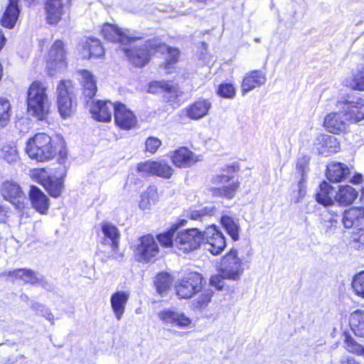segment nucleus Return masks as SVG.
I'll return each instance as SVG.
<instances>
[{
	"label": "nucleus",
	"instance_id": "obj_1",
	"mask_svg": "<svg viewBox=\"0 0 364 364\" xmlns=\"http://www.w3.org/2000/svg\"><path fill=\"white\" fill-rule=\"evenodd\" d=\"M47 87L43 82L34 81L27 92L28 112L38 120H43L49 112L50 102Z\"/></svg>",
	"mask_w": 364,
	"mask_h": 364
},
{
	"label": "nucleus",
	"instance_id": "obj_2",
	"mask_svg": "<svg viewBox=\"0 0 364 364\" xmlns=\"http://www.w3.org/2000/svg\"><path fill=\"white\" fill-rule=\"evenodd\" d=\"M26 151L30 158L44 161L54 157L56 149L50 136L45 133H38L28 141Z\"/></svg>",
	"mask_w": 364,
	"mask_h": 364
},
{
	"label": "nucleus",
	"instance_id": "obj_3",
	"mask_svg": "<svg viewBox=\"0 0 364 364\" xmlns=\"http://www.w3.org/2000/svg\"><path fill=\"white\" fill-rule=\"evenodd\" d=\"M127 44H130V47H124L123 50L129 61L136 67H143L148 63L150 55L155 53L157 40L152 39L142 43L134 38V41Z\"/></svg>",
	"mask_w": 364,
	"mask_h": 364
},
{
	"label": "nucleus",
	"instance_id": "obj_4",
	"mask_svg": "<svg viewBox=\"0 0 364 364\" xmlns=\"http://www.w3.org/2000/svg\"><path fill=\"white\" fill-rule=\"evenodd\" d=\"M203 231L198 228L176 231L175 233V248L183 253L198 250L203 243Z\"/></svg>",
	"mask_w": 364,
	"mask_h": 364
},
{
	"label": "nucleus",
	"instance_id": "obj_5",
	"mask_svg": "<svg viewBox=\"0 0 364 364\" xmlns=\"http://www.w3.org/2000/svg\"><path fill=\"white\" fill-rule=\"evenodd\" d=\"M134 252L136 260L149 263L155 259L159 253V247L154 237L151 235L140 237L134 245Z\"/></svg>",
	"mask_w": 364,
	"mask_h": 364
},
{
	"label": "nucleus",
	"instance_id": "obj_6",
	"mask_svg": "<svg viewBox=\"0 0 364 364\" xmlns=\"http://www.w3.org/2000/svg\"><path fill=\"white\" fill-rule=\"evenodd\" d=\"M73 85L70 80H61L57 87V103L60 115L66 118L71 115L74 105L73 102Z\"/></svg>",
	"mask_w": 364,
	"mask_h": 364
},
{
	"label": "nucleus",
	"instance_id": "obj_7",
	"mask_svg": "<svg viewBox=\"0 0 364 364\" xmlns=\"http://www.w3.org/2000/svg\"><path fill=\"white\" fill-rule=\"evenodd\" d=\"M203 277L197 272H190L179 280L175 286L176 292L180 299H190L202 287Z\"/></svg>",
	"mask_w": 364,
	"mask_h": 364
},
{
	"label": "nucleus",
	"instance_id": "obj_8",
	"mask_svg": "<svg viewBox=\"0 0 364 364\" xmlns=\"http://www.w3.org/2000/svg\"><path fill=\"white\" fill-rule=\"evenodd\" d=\"M336 107L341 109L343 117L350 124L358 123L364 119V99L358 97L351 100H339Z\"/></svg>",
	"mask_w": 364,
	"mask_h": 364
},
{
	"label": "nucleus",
	"instance_id": "obj_9",
	"mask_svg": "<svg viewBox=\"0 0 364 364\" xmlns=\"http://www.w3.org/2000/svg\"><path fill=\"white\" fill-rule=\"evenodd\" d=\"M244 269L241 259L235 250H231L222 259L220 272L226 279L237 280L242 274Z\"/></svg>",
	"mask_w": 364,
	"mask_h": 364
},
{
	"label": "nucleus",
	"instance_id": "obj_10",
	"mask_svg": "<svg viewBox=\"0 0 364 364\" xmlns=\"http://www.w3.org/2000/svg\"><path fill=\"white\" fill-rule=\"evenodd\" d=\"M160 321L166 326L178 328H188L192 321L183 311L176 307L165 308L158 313Z\"/></svg>",
	"mask_w": 364,
	"mask_h": 364
},
{
	"label": "nucleus",
	"instance_id": "obj_11",
	"mask_svg": "<svg viewBox=\"0 0 364 364\" xmlns=\"http://www.w3.org/2000/svg\"><path fill=\"white\" fill-rule=\"evenodd\" d=\"M46 66L50 75L67 67L65 50L61 41H56L51 46L46 60Z\"/></svg>",
	"mask_w": 364,
	"mask_h": 364
},
{
	"label": "nucleus",
	"instance_id": "obj_12",
	"mask_svg": "<svg viewBox=\"0 0 364 364\" xmlns=\"http://www.w3.org/2000/svg\"><path fill=\"white\" fill-rule=\"evenodd\" d=\"M202 235L205 250L214 255L221 253L226 246L223 234L215 225H209L203 231Z\"/></svg>",
	"mask_w": 364,
	"mask_h": 364
},
{
	"label": "nucleus",
	"instance_id": "obj_13",
	"mask_svg": "<svg viewBox=\"0 0 364 364\" xmlns=\"http://www.w3.org/2000/svg\"><path fill=\"white\" fill-rule=\"evenodd\" d=\"M3 198L13 204L16 208L22 209L24 207L25 195L21 186L15 181H6L0 187Z\"/></svg>",
	"mask_w": 364,
	"mask_h": 364
},
{
	"label": "nucleus",
	"instance_id": "obj_14",
	"mask_svg": "<svg viewBox=\"0 0 364 364\" xmlns=\"http://www.w3.org/2000/svg\"><path fill=\"white\" fill-rule=\"evenodd\" d=\"M137 169L145 175H155L159 177L169 178L173 175V169L164 160L151 161H147L139 164Z\"/></svg>",
	"mask_w": 364,
	"mask_h": 364
},
{
	"label": "nucleus",
	"instance_id": "obj_15",
	"mask_svg": "<svg viewBox=\"0 0 364 364\" xmlns=\"http://www.w3.org/2000/svg\"><path fill=\"white\" fill-rule=\"evenodd\" d=\"M101 33L107 41L118 42L124 46L127 45V43H131L134 41V37L130 35L129 31H124L115 24L104 23L101 29Z\"/></svg>",
	"mask_w": 364,
	"mask_h": 364
},
{
	"label": "nucleus",
	"instance_id": "obj_16",
	"mask_svg": "<svg viewBox=\"0 0 364 364\" xmlns=\"http://www.w3.org/2000/svg\"><path fill=\"white\" fill-rule=\"evenodd\" d=\"M114 122L120 129L129 130L136 127L137 119L134 114L122 103H117L114 112Z\"/></svg>",
	"mask_w": 364,
	"mask_h": 364
},
{
	"label": "nucleus",
	"instance_id": "obj_17",
	"mask_svg": "<svg viewBox=\"0 0 364 364\" xmlns=\"http://www.w3.org/2000/svg\"><path fill=\"white\" fill-rule=\"evenodd\" d=\"M116 105L117 103H112L110 101H93L90 105L92 118L99 122H109L113 112L115 111Z\"/></svg>",
	"mask_w": 364,
	"mask_h": 364
},
{
	"label": "nucleus",
	"instance_id": "obj_18",
	"mask_svg": "<svg viewBox=\"0 0 364 364\" xmlns=\"http://www.w3.org/2000/svg\"><path fill=\"white\" fill-rule=\"evenodd\" d=\"M173 164L178 168H186L200 161L199 156L186 147H180L171 152Z\"/></svg>",
	"mask_w": 364,
	"mask_h": 364
},
{
	"label": "nucleus",
	"instance_id": "obj_19",
	"mask_svg": "<svg viewBox=\"0 0 364 364\" xmlns=\"http://www.w3.org/2000/svg\"><path fill=\"white\" fill-rule=\"evenodd\" d=\"M233 177L229 175H220L216 177L215 181L218 183L223 184V188H215L213 189V194L218 197H224L226 198H232L236 193L239 183L236 181H233Z\"/></svg>",
	"mask_w": 364,
	"mask_h": 364
},
{
	"label": "nucleus",
	"instance_id": "obj_20",
	"mask_svg": "<svg viewBox=\"0 0 364 364\" xmlns=\"http://www.w3.org/2000/svg\"><path fill=\"white\" fill-rule=\"evenodd\" d=\"M39 183L45 188L49 195L58 198L61 194L63 188V181L62 178H57L53 176H48L45 170L38 171Z\"/></svg>",
	"mask_w": 364,
	"mask_h": 364
},
{
	"label": "nucleus",
	"instance_id": "obj_21",
	"mask_svg": "<svg viewBox=\"0 0 364 364\" xmlns=\"http://www.w3.org/2000/svg\"><path fill=\"white\" fill-rule=\"evenodd\" d=\"M314 148L318 154L324 156L337 153L340 149L337 139L328 134L318 135L314 141Z\"/></svg>",
	"mask_w": 364,
	"mask_h": 364
},
{
	"label": "nucleus",
	"instance_id": "obj_22",
	"mask_svg": "<svg viewBox=\"0 0 364 364\" xmlns=\"http://www.w3.org/2000/svg\"><path fill=\"white\" fill-rule=\"evenodd\" d=\"M349 122L343 117L341 109L339 112H331L326 115L323 122V126L331 133L340 134L345 132L349 124Z\"/></svg>",
	"mask_w": 364,
	"mask_h": 364
},
{
	"label": "nucleus",
	"instance_id": "obj_23",
	"mask_svg": "<svg viewBox=\"0 0 364 364\" xmlns=\"http://www.w3.org/2000/svg\"><path fill=\"white\" fill-rule=\"evenodd\" d=\"M266 80L265 74L261 70H256L245 73L241 85L242 95L263 85Z\"/></svg>",
	"mask_w": 364,
	"mask_h": 364
},
{
	"label": "nucleus",
	"instance_id": "obj_24",
	"mask_svg": "<svg viewBox=\"0 0 364 364\" xmlns=\"http://www.w3.org/2000/svg\"><path fill=\"white\" fill-rule=\"evenodd\" d=\"M29 198L34 209L41 214H46L49 208V199L38 187L31 186Z\"/></svg>",
	"mask_w": 364,
	"mask_h": 364
},
{
	"label": "nucleus",
	"instance_id": "obj_25",
	"mask_svg": "<svg viewBox=\"0 0 364 364\" xmlns=\"http://www.w3.org/2000/svg\"><path fill=\"white\" fill-rule=\"evenodd\" d=\"M63 0H46L45 11L49 24H56L61 19L63 11Z\"/></svg>",
	"mask_w": 364,
	"mask_h": 364
},
{
	"label": "nucleus",
	"instance_id": "obj_26",
	"mask_svg": "<svg viewBox=\"0 0 364 364\" xmlns=\"http://www.w3.org/2000/svg\"><path fill=\"white\" fill-rule=\"evenodd\" d=\"M211 107L212 105L209 100L201 99L187 107L186 114L190 119L198 120L206 116Z\"/></svg>",
	"mask_w": 364,
	"mask_h": 364
},
{
	"label": "nucleus",
	"instance_id": "obj_27",
	"mask_svg": "<svg viewBox=\"0 0 364 364\" xmlns=\"http://www.w3.org/2000/svg\"><path fill=\"white\" fill-rule=\"evenodd\" d=\"M19 14L18 0H9L1 20V26L9 29L13 28L16 23Z\"/></svg>",
	"mask_w": 364,
	"mask_h": 364
},
{
	"label": "nucleus",
	"instance_id": "obj_28",
	"mask_svg": "<svg viewBox=\"0 0 364 364\" xmlns=\"http://www.w3.org/2000/svg\"><path fill=\"white\" fill-rule=\"evenodd\" d=\"M80 77V80L83 89V95L85 98L92 99L96 94L97 85L95 77L86 70H80L77 72Z\"/></svg>",
	"mask_w": 364,
	"mask_h": 364
},
{
	"label": "nucleus",
	"instance_id": "obj_29",
	"mask_svg": "<svg viewBox=\"0 0 364 364\" xmlns=\"http://www.w3.org/2000/svg\"><path fill=\"white\" fill-rule=\"evenodd\" d=\"M129 298V294L124 291H117L111 296V307L118 321L121 320L122 318Z\"/></svg>",
	"mask_w": 364,
	"mask_h": 364
},
{
	"label": "nucleus",
	"instance_id": "obj_30",
	"mask_svg": "<svg viewBox=\"0 0 364 364\" xmlns=\"http://www.w3.org/2000/svg\"><path fill=\"white\" fill-rule=\"evenodd\" d=\"M350 174L348 167L343 164L331 162L327 166L326 176L332 182H340L345 180Z\"/></svg>",
	"mask_w": 364,
	"mask_h": 364
},
{
	"label": "nucleus",
	"instance_id": "obj_31",
	"mask_svg": "<svg viewBox=\"0 0 364 364\" xmlns=\"http://www.w3.org/2000/svg\"><path fill=\"white\" fill-rule=\"evenodd\" d=\"M364 218V208L353 207L346 210L343 213L342 223L346 228H351L358 224Z\"/></svg>",
	"mask_w": 364,
	"mask_h": 364
},
{
	"label": "nucleus",
	"instance_id": "obj_32",
	"mask_svg": "<svg viewBox=\"0 0 364 364\" xmlns=\"http://www.w3.org/2000/svg\"><path fill=\"white\" fill-rule=\"evenodd\" d=\"M8 276L21 279L25 284H36L41 281V277L30 269H17L8 272Z\"/></svg>",
	"mask_w": 364,
	"mask_h": 364
},
{
	"label": "nucleus",
	"instance_id": "obj_33",
	"mask_svg": "<svg viewBox=\"0 0 364 364\" xmlns=\"http://www.w3.org/2000/svg\"><path fill=\"white\" fill-rule=\"evenodd\" d=\"M104 53V49L100 40L96 38H87L82 45V55L85 58L100 57Z\"/></svg>",
	"mask_w": 364,
	"mask_h": 364
},
{
	"label": "nucleus",
	"instance_id": "obj_34",
	"mask_svg": "<svg viewBox=\"0 0 364 364\" xmlns=\"http://www.w3.org/2000/svg\"><path fill=\"white\" fill-rule=\"evenodd\" d=\"M358 194V191L350 186H340L335 194V200L341 205H348L354 202Z\"/></svg>",
	"mask_w": 364,
	"mask_h": 364
},
{
	"label": "nucleus",
	"instance_id": "obj_35",
	"mask_svg": "<svg viewBox=\"0 0 364 364\" xmlns=\"http://www.w3.org/2000/svg\"><path fill=\"white\" fill-rule=\"evenodd\" d=\"M333 198L335 199L333 188L327 182L324 181L321 183L316 194V201L325 206H328L333 203Z\"/></svg>",
	"mask_w": 364,
	"mask_h": 364
},
{
	"label": "nucleus",
	"instance_id": "obj_36",
	"mask_svg": "<svg viewBox=\"0 0 364 364\" xmlns=\"http://www.w3.org/2000/svg\"><path fill=\"white\" fill-rule=\"evenodd\" d=\"M0 159L9 164H14L18 161V151L14 142H7L1 146Z\"/></svg>",
	"mask_w": 364,
	"mask_h": 364
},
{
	"label": "nucleus",
	"instance_id": "obj_37",
	"mask_svg": "<svg viewBox=\"0 0 364 364\" xmlns=\"http://www.w3.org/2000/svg\"><path fill=\"white\" fill-rule=\"evenodd\" d=\"M349 324L355 336L364 338V311H353L350 316Z\"/></svg>",
	"mask_w": 364,
	"mask_h": 364
},
{
	"label": "nucleus",
	"instance_id": "obj_38",
	"mask_svg": "<svg viewBox=\"0 0 364 364\" xmlns=\"http://www.w3.org/2000/svg\"><path fill=\"white\" fill-rule=\"evenodd\" d=\"M346 85L353 90L364 91V65L357 67L352 73V77L346 80Z\"/></svg>",
	"mask_w": 364,
	"mask_h": 364
},
{
	"label": "nucleus",
	"instance_id": "obj_39",
	"mask_svg": "<svg viewBox=\"0 0 364 364\" xmlns=\"http://www.w3.org/2000/svg\"><path fill=\"white\" fill-rule=\"evenodd\" d=\"M215 209L213 206H206L200 209H191L187 211L186 217L193 220H198L201 223L214 215Z\"/></svg>",
	"mask_w": 364,
	"mask_h": 364
},
{
	"label": "nucleus",
	"instance_id": "obj_40",
	"mask_svg": "<svg viewBox=\"0 0 364 364\" xmlns=\"http://www.w3.org/2000/svg\"><path fill=\"white\" fill-rule=\"evenodd\" d=\"M102 231L105 237L109 238L112 242V249L117 251L119 246V232L117 228L109 223H105L102 226Z\"/></svg>",
	"mask_w": 364,
	"mask_h": 364
},
{
	"label": "nucleus",
	"instance_id": "obj_41",
	"mask_svg": "<svg viewBox=\"0 0 364 364\" xmlns=\"http://www.w3.org/2000/svg\"><path fill=\"white\" fill-rule=\"evenodd\" d=\"M157 200V191L155 187H149L141 195L139 208L144 210L150 209Z\"/></svg>",
	"mask_w": 364,
	"mask_h": 364
},
{
	"label": "nucleus",
	"instance_id": "obj_42",
	"mask_svg": "<svg viewBox=\"0 0 364 364\" xmlns=\"http://www.w3.org/2000/svg\"><path fill=\"white\" fill-rule=\"evenodd\" d=\"M171 283L172 278L171 275L164 272L159 274L156 277L154 281L156 291L161 296L166 294V291L169 289Z\"/></svg>",
	"mask_w": 364,
	"mask_h": 364
},
{
	"label": "nucleus",
	"instance_id": "obj_43",
	"mask_svg": "<svg viewBox=\"0 0 364 364\" xmlns=\"http://www.w3.org/2000/svg\"><path fill=\"white\" fill-rule=\"evenodd\" d=\"M167 53V64L171 65L177 62L179 57V51L176 48L168 47L166 44L161 43L157 40V46H155V53Z\"/></svg>",
	"mask_w": 364,
	"mask_h": 364
},
{
	"label": "nucleus",
	"instance_id": "obj_44",
	"mask_svg": "<svg viewBox=\"0 0 364 364\" xmlns=\"http://www.w3.org/2000/svg\"><path fill=\"white\" fill-rule=\"evenodd\" d=\"M213 292L207 289L203 291L196 299L191 301L193 309L202 310L205 309L211 301Z\"/></svg>",
	"mask_w": 364,
	"mask_h": 364
},
{
	"label": "nucleus",
	"instance_id": "obj_45",
	"mask_svg": "<svg viewBox=\"0 0 364 364\" xmlns=\"http://www.w3.org/2000/svg\"><path fill=\"white\" fill-rule=\"evenodd\" d=\"M221 223L233 240L236 241L239 239V226L231 217L223 216Z\"/></svg>",
	"mask_w": 364,
	"mask_h": 364
},
{
	"label": "nucleus",
	"instance_id": "obj_46",
	"mask_svg": "<svg viewBox=\"0 0 364 364\" xmlns=\"http://www.w3.org/2000/svg\"><path fill=\"white\" fill-rule=\"evenodd\" d=\"M349 245L355 250H364V228L358 229L352 232Z\"/></svg>",
	"mask_w": 364,
	"mask_h": 364
},
{
	"label": "nucleus",
	"instance_id": "obj_47",
	"mask_svg": "<svg viewBox=\"0 0 364 364\" xmlns=\"http://www.w3.org/2000/svg\"><path fill=\"white\" fill-rule=\"evenodd\" d=\"M344 348L349 353L364 357V347L357 343L349 335L345 336Z\"/></svg>",
	"mask_w": 364,
	"mask_h": 364
},
{
	"label": "nucleus",
	"instance_id": "obj_48",
	"mask_svg": "<svg viewBox=\"0 0 364 364\" xmlns=\"http://www.w3.org/2000/svg\"><path fill=\"white\" fill-rule=\"evenodd\" d=\"M164 93V97L167 102L172 105H179L178 97L182 95V92L176 86L168 82V87L166 89Z\"/></svg>",
	"mask_w": 364,
	"mask_h": 364
},
{
	"label": "nucleus",
	"instance_id": "obj_49",
	"mask_svg": "<svg viewBox=\"0 0 364 364\" xmlns=\"http://www.w3.org/2000/svg\"><path fill=\"white\" fill-rule=\"evenodd\" d=\"M352 288L355 294L361 298H364V271L356 274L352 280Z\"/></svg>",
	"mask_w": 364,
	"mask_h": 364
},
{
	"label": "nucleus",
	"instance_id": "obj_50",
	"mask_svg": "<svg viewBox=\"0 0 364 364\" xmlns=\"http://www.w3.org/2000/svg\"><path fill=\"white\" fill-rule=\"evenodd\" d=\"M11 105L5 98H0V127H4L10 119Z\"/></svg>",
	"mask_w": 364,
	"mask_h": 364
},
{
	"label": "nucleus",
	"instance_id": "obj_51",
	"mask_svg": "<svg viewBox=\"0 0 364 364\" xmlns=\"http://www.w3.org/2000/svg\"><path fill=\"white\" fill-rule=\"evenodd\" d=\"M176 232L173 228H171L168 231L160 234L157 238L160 244L165 247H175V233Z\"/></svg>",
	"mask_w": 364,
	"mask_h": 364
},
{
	"label": "nucleus",
	"instance_id": "obj_52",
	"mask_svg": "<svg viewBox=\"0 0 364 364\" xmlns=\"http://www.w3.org/2000/svg\"><path fill=\"white\" fill-rule=\"evenodd\" d=\"M338 219L337 215L326 216V219L323 222L322 228L325 230L326 234L331 235L334 232L338 224Z\"/></svg>",
	"mask_w": 364,
	"mask_h": 364
},
{
	"label": "nucleus",
	"instance_id": "obj_53",
	"mask_svg": "<svg viewBox=\"0 0 364 364\" xmlns=\"http://www.w3.org/2000/svg\"><path fill=\"white\" fill-rule=\"evenodd\" d=\"M168 87V82L165 81H153L150 82L148 92L150 93L164 92Z\"/></svg>",
	"mask_w": 364,
	"mask_h": 364
},
{
	"label": "nucleus",
	"instance_id": "obj_54",
	"mask_svg": "<svg viewBox=\"0 0 364 364\" xmlns=\"http://www.w3.org/2000/svg\"><path fill=\"white\" fill-rule=\"evenodd\" d=\"M218 94L226 98H232L235 95V89L232 84H221L218 88Z\"/></svg>",
	"mask_w": 364,
	"mask_h": 364
},
{
	"label": "nucleus",
	"instance_id": "obj_55",
	"mask_svg": "<svg viewBox=\"0 0 364 364\" xmlns=\"http://www.w3.org/2000/svg\"><path fill=\"white\" fill-rule=\"evenodd\" d=\"M161 145V141L159 139L150 136L146 139L145 142L146 151H148L151 154H154L156 152Z\"/></svg>",
	"mask_w": 364,
	"mask_h": 364
},
{
	"label": "nucleus",
	"instance_id": "obj_56",
	"mask_svg": "<svg viewBox=\"0 0 364 364\" xmlns=\"http://www.w3.org/2000/svg\"><path fill=\"white\" fill-rule=\"evenodd\" d=\"M224 279H226V277H223V274L222 273L220 274L213 275L210 279V284L217 289L220 290L225 285Z\"/></svg>",
	"mask_w": 364,
	"mask_h": 364
},
{
	"label": "nucleus",
	"instance_id": "obj_57",
	"mask_svg": "<svg viewBox=\"0 0 364 364\" xmlns=\"http://www.w3.org/2000/svg\"><path fill=\"white\" fill-rule=\"evenodd\" d=\"M341 364H360L355 358L350 356H345L341 360Z\"/></svg>",
	"mask_w": 364,
	"mask_h": 364
},
{
	"label": "nucleus",
	"instance_id": "obj_58",
	"mask_svg": "<svg viewBox=\"0 0 364 364\" xmlns=\"http://www.w3.org/2000/svg\"><path fill=\"white\" fill-rule=\"evenodd\" d=\"M187 223V220L185 219H181L175 223L171 228H173L174 230L177 231V229L180 228L182 226H185Z\"/></svg>",
	"mask_w": 364,
	"mask_h": 364
},
{
	"label": "nucleus",
	"instance_id": "obj_59",
	"mask_svg": "<svg viewBox=\"0 0 364 364\" xmlns=\"http://www.w3.org/2000/svg\"><path fill=\"white\" fill-rule=\"evenodd\" d=\"M363 181V176L361 174H355L353 176V177L351 178L350 182L353 184H359Z\"/></svg>",
	"mask_w": 364,
	"mask_h": 364
},
{
	"label": "nucleus",
	"instance_id": "obj_60",
	"mask_svg": "<svg viewBox=\"0 0 364 364\" xmlns=\"http://www.w3.org/2000/svg\"><path fill=\"white\" fill-rule=\"evenodd\" d=\"M6 42V38L0 28V51L2 50Z\"/></svg>",
	"mask_w": 364,
	"mask_h": 364
},
{
	"label": "nucleus",
	"instance_id": "obj_61",
	"mask_svg": "<svg viewBox=\"0 0 364 364\" xmlns=\"http://www.w3.org/2000/svg\"><path fill=\"white\" fill-rule=\"evenodd\" d=\"M6 215V208L1 205H0V222L4 221L5 220Z\"/></svg>",
	"mask_w": 364,
	"mask_h": 364
},
{
	"label": "nucleus",
	"instance_id": "obj_62",
	"mask_svg": "<svg viewBox=\"0 0 364 364\" xmlns=\"http://www.w3.org/2000/svg\"><path fill=\"white\" fill-rule=\"evenodd\" d=\"M43 316L46 318L47 320H48L52 323H53L54 316L53 315V314L51 312L46 311V314Z\"/></svg>",
	"mask_w": 364,
	"mask_h": 364
},
{
	"label": "nucleus",
	"instance_id": "obj_63",
	"mask_svg": "<svg viewBox=\"0 0 364 364\" xmlns=\"http://www.w3.org/2000/svg\"><path fill=\"white\" fill-rule=\"evenodd\" d=\"M227 171L228 173H234L235 171V167L234 166H228Z\"/></svg>",
	"mask_w": 364,
	"mask_h": 364
},
{
	"label": "nucleus",
	"instance_id": "obj_64",
	"mask_svg": "<svg viewBox=\"0 0 364 364\" xmlns=\"http://www.w3.org/2000/svg\"><path fill=\"white\" fill-rule=\"evenodd\" d=\"M113 257H114L115 259H117V258H118V257H117V256H114V255H113Z\"/></svg>",
	"mask_w": 364,
	"mask_h": 364
}]
</instances>
